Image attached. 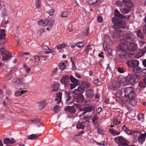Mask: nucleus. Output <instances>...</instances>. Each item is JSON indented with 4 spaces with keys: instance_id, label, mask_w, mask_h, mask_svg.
Listing matches in <instances>:
<instances>
[{
    "instance_id": "nucleus-1",
    "label": "nucleus",
    "mask_w": 146,
    "mask_h": 146,
    "mask_svg": "<svg viewBox=\"0 0 146 146\" xmlns=\"http://www.w3.org/2000/svg\"><path fill=\"white\" fill-rule=\"evenodd\" d=\"M114 16L115 17H113L111 20L112 23L114 24L113 28L114 29H117L114 31L112 34V36L114 38L117 39L123 36L125 34L124 32L120 28H123L126 27V22L121 19H125L126 17L120 14L117 9L115 10Z\"/></svg>"
},
{
    "instance_id": "nucleus-2",
    "label": "nucleus",
    "mask_w": 146,
    "mask_h": 146,
    "mask_svg": "<svg viewBox=\"0 0 146 146\" xmlns=\"http://www.w3.org/2000/svg\"><path fill=\"white\" fill-rule=\"evenodd\" d=\"M114 16L115 17H113L111 20L112 23L114 24L113 28L114 29H117L114 31L112 34V36L114 38L117 39L123 36L125 34L124 32L120 28H123L126 27V22L121 19H125L126 17L120 14L117 9L115 10Z\"/></svg>"
},
{
    "instance_id": "nucleus-3",
    "label": "nucleus",
    "mask_w": 146,
    "mask_h": 146,
    "mask_svg": "<svg viewBox=\"0 0 146 146\" xmlns=\"http://www.w3.org/2000/svg\"><path fill=\"white\" fill-rule=\"evenodd\" d=\"M104 42L103 46L105 51L108 50L110 48V46L112 44V41L110 39V36L107 34L104 35Z\"/></svg>"
},
{
    "instance_id": "nucleus-4",
    "label": "nucleus",
    "mask_w": 146,
    "mask_h": 146,
    "mask_svg": "<svg viewBox=\"0 0 146 146\" xmlns=\"http://www.w3.org/2000/svg\"><path fill=\"white\" fill-rule=\"evenodd\" d=\"M75 106L77 108L79 109V110L83 112L82 113L83 115L85 114L88 112H90L92 111V110L94 111V108L92 105L87 106L84 107H81L80 104H76Z\"/></svg>"
},
{
    "instance_id": "nucleus-5",
    "label": "nucleus",
    "mask_w": 146,
    "mask_h": 146,
    "mask_svg": "<svg viewBox=\"0 0 146 146\" xmlns=\"http://www.w3.org/2000/svg\"><path fill=\"white\" fill-rule=\"evenodd\" d=\"M123 90L126 98H135V94L132 87L126 88Z\"/></svg>"
},
{
    "instance_id": "nucleus-6",
    "label": "nucleus",
    "mask_w": 146,
    "mask_h": 146,
    "mask_svg": "<svg viewBox=\"0 0 146 146\" xmlns=\"http://www.w3.org/2000/svg\"><path fill=\"white\" fill-rule=\"evenodd\" d=\"M38 24L42 26L43 27H45L48 25V27H51L54 24V20H52L50 22L48 19H46L43 21L42 19H40L38 22Z\"/></svg>"
},
{
    "instance_id": "nucleus-7",
    "label": "nucleus",
    "mask_w": 146,
    "mask_h": 146,
    "mask_svg": "<svg viewBox=\"0 0 146 146\" xmlns=\"http://www.w3.org/2000/svg\"><path fill=\"white\" fill-rule=\"evenodd\" d=\"M140 76L136 74H131L128 79L129 83L131 84H134L138 81Z\"/></svg>"
},
{
    "instance_id": "nucleus-8",
    "label": "nucleus",
    "mask_w": 146,
    "mask_h": 146,
    "mask_svg": "<svg viewBox=\"0 0 146 146\" xmlns=\"http://www.w3.org/2000/svg\"><path fill=\"white\" fill-rule=\"evenodd\" d=\"M1 52L3 55V60L4 61L9 60L11 57L12 55L8 51H4L3 48L0 49Z\"/></svg>"
},
{
    "instance_id": "nucleus-9",
    "label": "nucleus",
    "mask_w": 146,
    "mask_h": 146,
    "mask_svg": "<svg viewBox=\"0 0 146 146\" xmlns=\"http://www.w3.org/2000/svg\"><path fill=\"white\" fill-rule=\"evenodd\" d=\"M123 82V79L119 78L117 82L113 84L112 89L114 91L118 90L121 88Z\"/></svg>"
},
{
    "instance_id": "nucleus-10",
    "label": "nucleus",
    "mask_w": 146,
    "mask_h": 146,
    "mask_svg": "<svg viewBox=\"0 0 146 146\" xmlns=\"http://www.w3.org/2000/svg\"><path fill=\"white\" fill-rule=\"evenodd\" d=\"M118 146H128V142L121 137H117Z\"/></svg>"
},
{
    "instance_id": "nucleus-11",
    "label": "nucleus",
    "mask_w": 146,
    "mask_h": 146,
    "mask_svg": "<svg viewBox=\"0 0 146 146\" xmlns=\"http://www.w3.org/2000/svg\"><path fill=\"white\" fill-rule=\"evenodd\" d=\"M128 44L126 43L120 44L117 48V50L123 51H129Z\"/></svg>"
},
{
    "instance_id": "nucleus-12",
    "label": "nucleus",
    "mask_w": 146,
    "mask_h": 146,
    "mask_svg": "<svg viewBox=\"0 0 146 146\" xmlns=\"http://www.w3.org/2000/svg\"><path fill=\"white\" fill-rule=\"evenodd\" d=\"M123 40L125 42L129 44L134 42V38L131 34H128L124 36Z\"/></svg>"
},
{
    "instance_id": "nucleus-13",
    "label": "nucleus",
    "mask_w": 146,
    "mask_h": 146,
    "mask_svg": "<svg viewBox=\"0 0 146 146\" xmlns=\"http://www.w3.org/2000/svg\"><path fill=\"white\" fill-rule=\"evenodd\" d=\"M126 63L129 67L134 68L138 65L139 62L137 60H132L130 61H127Z\"/></svg>"
},
{
    "instance_id": "nucleus-14",
    "label": "nucleus",
    "mask_w": 146,
    "mask_h": 146,
    "mask_svg": "<svg viewBox=\"0 0 146 146\" xmlns=\"http://www.w3.org/2000/svg\"><path fill=\"white\" fill-rule=\"evenodd\" d=\"M119 51V52L118 54L119 56L122 59L126 58L129 57H130L131 56L133 55L132 53H131L129 52H125V51Z\"/></svg>"
},
{
    "instance_id": "nucleus-15",
    "label": "nucleus",
    "mask_w": 146,
    "mask_h": 146,
    "mask_svg": "<svg viewBox=\"0 0 146 146\" xmlns=\"http://www.w3.org/2000/svg\"><path fill=\"white\" fill-rule=\"evenodd\" d=\"M60 82L62 84H64L65 87L67 86L70 82L69 77L68 76H62L60 80Z\"/></svg>"
},
{
    "instance_id": "nucleus-16",
    "label": "nucleus",
    "mask_w": 146,
    "mask_h": 146,
    "mask_svg": "<svg viewBox=\"0 0 146 146\" xmlns=\"http://www.w3.org/2000/svg\"><path fill=\"white\" fill-rule=\"evenodd\" d=\"M84 89L82 87L80 86L77 89H74L73 92V93L76 95H82L84 92Z\"/></svg>"
},
{
    "instance_id": "nucleus-17",
    "label": "nucleus",
    "mask_w": 146,
    "mask_h": 146,
    "mask_svg": "<svg viewBox=\"0 0 146 146\" xmlns=\"http://www.w3.org/2000/svg\"><path fill=\"white\" fill-rule=\"evenodd\" d=\"M121 12L123 14L127 13L131 10V8L127 6L121 7L120 9Z\"/></svg>"
},
{
    "instance_id": "nucleus-18",
    "label": "nucleus",
    "mask_w": 146,
    "mask_h": 146,
    "mask_svg": "<svg viewBox=\"0 0 146 146\" xmlns=\"http://www.w3.org/2000/svg\"><path fill=\"white\" fill-rule=\"evenodd\" d=\"M74 98L75 102L78 103H82L84 100V98L82 95H78Z\"/></svg>"
},
{
    "instance_id": "nucleus-19",
    "label": "nucleus",
    "mask_w": 146,
    "mask_h": 146,
    "mask_svg": "<svg viewBox=\"0 0 146 146\" xmlns=\"http://www.w3.org/2000/svg\"><path fill=\"white\" fill-rule=\"evenodd\" d=\"M129 51L133 52L136 50L137 48V44L134 42L128 44Z\"/></svg>"
},
{
    "instance_id": "nucleus-20",
    "label": "nucleus",
    "mask_w": 146,
    "mask_h": 146,
    "mask_svg": "<svg viewBox=\"0 0 146 146\" xmlns=\"http://www.w3.org/2000/svg\"><path fill=\"white\" fill-rule=\"evenodd\" d=\"M146 137V133L141 134L138 137L137 141L138 142L141 144H142L143 142H144L145 140V138Z\"/></svg>"
},
{
    "instance_id": "nucleus-21",
    "label": "nucleus",
    "mask_w": 146,
    "mask_h": 146,
    "mask_svg": "<svg viewBox=\"0 0 146 146\" xmlns=\"http://www.w3.org/2000/svg\"><path fill=\"white\" fill-rule=\"evenodd\" d=\"M146 52V46L144 47L143 49L139 51L138 54L135 56L136 58H139L142 56Z\"/></svg>"
},
{
    "instance_id": "nucleus-22",
    "label": "nucleus",
    "mask_w": 146,
    "mask_h": 146,
    "mask_svg": "<svg viewBox=\"0 0 146 146\" xmlns=\"http://www.w3.org/2000/svg\"><path fill=\"white\" fill-rule=\"evenodd\" d=\"M92 47L91 45H88L86 47L84 51L87 54L90 53V55L92 54L91 53H94V50H92Z\"/></svg>"
},
{
    "instance_id": "nucleus-23",
    "label": "nucleus",
    "mask_w": 146,
    "mask_h": 146,
    "mask_svg": "<svg viewBox=\"0 0 146 146\" xmlns=\"http://www.w3.org/2000/svg\"><path fill=\"white\" fill-rule=\"evenodd\" d=\"M110 133L112 134L113 136L118 135L119 134L120 132L119 130H116L113 128H110L109 129Z\"/></svg>"
},
{
    "instance_id": "nucleus-24",
    "label": "nucleus",
    "mask_w": 146,
    "mask_h": 146,
    "mask_svg": "<svg viewBox=\"0 0 146 146\" xmlns=\"http://www.w3.org/2000/svg\"><path fill=\"white\" fill-rule=\"evenodd\" d=\"M93 91L92 90H89L86 92L85 96L88 98H91L93 96Z\"/></svg>"
},
{
    "instance_id": "nucleus-25",
    "label": "nucleus",
    "mask_w": 146,
    "mask_h": 146,
    "mask_svg": "<svg viewBox=\"0 0 146 146\" xmlns=\"http://www.w3.org/2000/svg\"><path fill=\"white\" fill-rule=\"evenodd\" d=\"M15 142L14 139L13 138H11L10 140L9 138H7L4 139L3 141V143L6 145L9 144H13Z\"/></svg>"
},
{
    "instance_id": "nucleus-26",
    "label": "nucleus",
    "mask_w": 146,
    "mask_h": 146,
    "mask_svg": "<svg viewBox=\"0 0 146 146\" xmlns=\"http://www.w3.org/2000/svg\"><path fill=\"white\" fill-rule=\"evenodd\" d=\"M65 111H68L69 112L74 113L76 111V109L73 106H68L64 108Z\"/></svg>"
},
{
    "instance_id": "nucleus-27",
    "label": "nucleus",
    "mask_w": 146,
    "mask_h": 146,
    "mask_svg": "<svg viewBox=\"0 0 146 146\" xmlns=\"http://www.w3.org/2000/svg\"><path fill=\"white\" fill-rule=\"evenodd\" d=\"M126 6L131 8L133 6L132 2L131 0H122Z\"/></svg>"
},
{
    "instance_id": "nucleus-28",
    "label": "nucleus",
    "mask_w": 146,
    "mask_h": 146,
    "mask_svg": "<svg viewBox=\"0 0 146 146\" xmlns=\"http://www.w3.org/2000/svg\"><path fill=\"white\" fill-rule=\"evenodd\" d=\"M40 135V134H32L27 136V138L28 139L33 140L38 138Z\"/></svg>"
},
{
    "instance_id": "nucleus-29",
    "label": "nucleus",
    "mask_w": 146,
    "mask_h": 146,
    "mask_svg": "<svg viewBox=\"0 0 146 146\" xmlns=\"http://www.w3.org/2000/svg\"><path fill=\"white\" fill-rule=\"evenodd\" d=\"M62 94L60 92L56 94L57 98L55 100V101L56 102L57 104H59L61 102L62 99Z\"/></svg>"
},
{
    "instance_id": "nucleus-30",
    "label": "nucleus",
    "mask_w": 146,
    "mask_h": 146,
    "mask_svg": "<svg viewBox=\"0 0 146 146\" xmlns=\"http://www.w3.org/2000/svg\"><path fill=\"white\" fill-rule=\"evenodd\" d=\"M6 34L5 33V30L1 29L0 31V40L4 39L5 38Z\"/></svg>"
},
{
    "instance_id": "nucleus-31",
    "label": "nucleus",
    "mask_w": 146,
    "mask_h": 146,
    "mask_svg": "<svg viewBox=\"0 0 146 146\" xmlns=\"http://www.w3.org/2000/svg\"><path fill=\"white\" fill-rule=\"evenodd\" d=\"M85 123L84 122L78 123L77 125L76 128L80 129H83L85 128Z\"/></svg>"
},
{
    "instance_id": "nucleus-32",
    "label": "nucleus",
    "mask_w": 146,
    "mask_h": 146,
    "mask_svg": "<svg viewBox=\"0 0 146 146\" xmlns=\"http://www.w3.org/2000/svg\"><path fill=\"white\" fill-rule=\"evenodd\" d=\"M70 79L71 82L76 84H78V80L74 77L72 75L70 76Z\"/></svg>"
},
{
    "instance_id": "nucleus-33",
    "label": "nucleus",
    "mask_w": 146,
    "mask_h": 146,
    "mask_svg": "<svg viewBox=\"0 0 146 146\" xmlns=\"http://www.w3.org/2000/svg\"><path fill=\"white\" fill-rule=\"evenodd\" d=\"M142 70V68L139 67H135L133 69V72L134 73L140 72Z\"/></svg>"
},
{
    "instance_id": "nucleus-34",
    "label": "nucleus",
    "mask_w": 146,
    "mask_h": 146,
    "mask_svg": "<svg viewBox=\"0 0 146 146\" xmlns=\"http://www.w3.org/2000/svg\"><path fill=\"white\" fill-rule=\"evenodd\" d=\"M74 101L73 98L70 96H68L67 99L66 101V103L67 105H69L72 103Z\"/></svg>"
},
{
    "instance_id": "nucleus-35",
    "label": "nucleus",
    "mask_w": 146,
    "mask_h": 146,
    "mask_svg": "<svg viewBox=\"0 0 146 146\" xmlns=\"http://www.w3.org/2000/svg\"><path fill=\"white\" fill-rule=\"evenodd\" d=\"M135 98H128L129 99L130 104L132 106H135L136 104V102L134 99Z\"/></svg>"
},
{
    "instance_id": "nucleus-36",
    "label": "nucleus",
    "mask_w": 146,
    "mask_h": 146,
    "mask_svg": "<svg viewBox=\"0 0 146 146\" xmlns=\"http://www.w3.org/2000/svg\"><path fill=\"white\" fill-rule=\"evenodd\" d=\"M89 86L90 85L88 82H82L81 86L84 89L85 88L89 87Z\"/></svg>"
},
{
    "instance_id": "nucleus-37",
    "label": "nucleus",
    "mask_w": 146,
    "mask_h": 146,
    "mask_svg": "<svg viewBox=\"0 0 146 146\" xmlns=\"http://www.w3.org/2000/svg\"><path fill=\"white\" fill-rule=\"evenodd\" d=\"M59 84H57L54 85L53 89L52 90V92H55L59 89Z\"/></svg>"
},
{
    "instance_id": "nucleus-38",
    "label": "nucleus",
    "mask_w": 146,
    "mask_h": 146,
    "mask_svg": "<svg viewBox=\"0 0 146 146\" xmlns=\"http://www.w3.org/2000/svg\"><path fill=\"white\" fill-rule=\"evenodd\" d=\"M137 36L140 38L141 39L144 38V36L141 33V31L140 30H138L137 31Z\"/></svg>"
},
{
    "instance_id": "nucleus-39",
    "label": "nucleus",
    "mask_w": 146,
    "mask_h": 146,
    "mask_svg": "<svg viewBox=\"0 0 146 146\" xmlns=\"http://www.w3.org/2000/svg\"><path fill=\"white\" fill-rule=\"evenodd\" d=\"M38 104V107L40 110L42 109L45 106V102H37Z\"/></svg>"
},
{
    "instance_id": "nucleus-40",
    "label": "nucleus",
    "mask_w": 146,
    "mask_h": 146,
    "mask_svg": "<svg viewBox=\"0 0 146 146\" xmlns=\"http://www.w3.org/2000/svg\"><path fill=\"white\" fill-rule=\"evenodd\" d=\"M66 67L63 63H60L59 64V68L61 70H63L65 69Z\"/></svg>"
},
{
    "instance_id": "nucleus-41",
    "label": "nucleus",
    "mask_w": 146,
    "mask_h": 146,
    "mask_svg": "<svg viewBox=\"0 0 146 146\" xmlns=\"http://www.w3.org/2000/svg\"><path fill=\"white\" fill-rule=\"evenodd\" d=\"M24 93H25V92L23 91H17L15 93V96L18 97L21 96Z\"/></svg>"
},
{
    "instance_id": "nucleus-42",
    "label": "nucleus",
    "mask_w": 146,
    "mask_h": 146,
    "mask_svg": "<svg viewBox=\"0 0 146 146\" xmlns=\"http://www.w3.org/2000/svg\"><path fill=\"white\" fill-rule=\"evenodd\" d=\"M102 101L105 103L108 104L109 103V99L107 98L106 96H103L102 97Z\"/></svg>"
},
{
    "instance_id": "nucleus-43",
    "label": "nucleus",
    "mask_w": 146,
    "mask_h": 146,
    "mask_svg": "<svg viewBox=\"0 0 146 146\" xmlns=\"http://www.w3.org/2000/svg\"><path fill=\"white\" fill-rule=\"evenodd\" d=\"M69 15V14L68 11H64L60 15V17H67Z\"/></svg>"
},
{
    "instance_id": "nucleus-44",
    "label": "nucleus",
    "mask_w": 146,
    "mask_h": 146,
    "mask_svg": "<svg viewBox=\"0 0 146 146\" xmlns=\"http://www.w3.org/2000/svg\"><path fill=\"white\" fill-rule=\"evenodd\" d=\"M66 46V45L65 44H62L58 45L56 46V48L58 49H61L64 48Z\"/></svg>"
},
{
    "instance_id": "nucleus-45",
    "label": "nucleus",
    "mask_w": 146,
    "mask_h": 146,
    "mask_svg": "<svg viewBox=\"0 0 146 146\" xmlns=\"http://www.w3.org/2000/svg\"><path fill=\"white\" fill-rule=\"evenodd\" d=\"M10 103V101L9 99V98L8 97H6L5 99H4L3 101V104L6 106L7 104H8Z\"/></svg>"
},
{
    "instance_id": "nucleus-46",
    "label": "nucleus",
    "mask_w": 146,
    "mask_h": 146,
    "mask_svg": "<svg viewBox=\"0 0 146 146\" xmlns=\"http://www.w3.org/2000/svg\"><path fill=\"white\" fill-rule=\"evenodd\" d=\"M98 0H88V2L90 5H92L96 4Z\"/></svg>"
},
{
    "instance_id": "nucleus-47",
    "label": "nucleus",
    "mask_w": 146,
    "mask_h": 146,
    "mask_svg": "<svg viewBox=\"0 0 146 146\" xmlns=\"http://www.w3.org/2000/svg\"><path fill=\"white\" fill-rule=\"evenodd\" d=\"M140 74L142 76H146V68L142 69V70L140 72Z\"/></svg>"
},
{
    "instance_id": "nucleus-48",
    "label": "nucleus",
    "mask_w": 146,
    "mask_h": 146,
    "mask_svg": "<svg viewBox=\"0 0 146 146\" xmlns=\"http://www.w3.org/2000/svg\"><path fill=\"white\" fill-rule=\"evenodd\" d=\"M84 42L78 43L76 44V46L79 48H80L84 46Z\"/></svg>"
},
{
    "instance_id": "nucleus-49",
    "label": "nucleus",
    "mask_w": 146,
    "mask_h": 146,
    "mask_svg": "<svg viewBox=\"0 0 146 146\" xmlns=\"http://www.w3.org/2000/svg\"><path fill=\"white\" fill-rule=\"evenodd\" d=\"M40 0H37L36 2V5L37 8H39L40 7Z\"/></svg>"
},
{
    "instance_id": "nucleus-50",
    "label": "nucleus",
    "mask_w": 146,
    "mask_h": 146,
    "mask_svg": "<svg viewBox=\"0 0 146 146\" xmlns=\"http://www.w3.org/2000/svg\"><path fill=\"white\" fill-rule=\"evenodd\" d=\"M22 78H15L13 80V82L15 83H19L20 82H22L21 80H22Z\"/></svg>"
},
{
    "instance_id": "nucleus-51",
    "label": "nucleus",
    "mask_w": 146,
    "mask_h": 146,
    "mask_svg": "<svg viewBox=\"0 0 146 146\" xmlns=\"http://www.w3.org/2000/svg\"><path fill=\"white\" fill-rule=\"evenodd\" d=\"M60 107L58 106H55L54 107V109L56 113L59 112L60 110Z\"/></svg>"
},
{
    "instance_id": "nucleus-52",
    "label": "nucleus",
    "mask_w": 146,
    "mask_h": 146,
    "mask_svg": "<svg viewBox=\"0 0 146 146\" xmlns=\"http://www.w3.org/2000/svg\"><path fill=\"white\" fill-rule=\"evenodd\" d=\"M54 10L53 9H51L47 12V13H48L50 15L52 16L54 14Z\"/></svg>"
},
{
    "instance_id": "nucleus-53",
    "label": "nucleus",
    "mask_w": 146,
    "mask_h": 146,
    "mask_svg": "<svg viewBox=\"0 0 146 146\" xmlns=\"http://www.w3.org/2000/svg\"><path fill=\"white\" fill-rule=\"evenodd\" d=\"M141 131H135L133 132V133L132 134V135H134V136H137V133H139V134H141Z\"/></svg>"
},
{
    "instance_id": "nucleus-54",
    "label": "nucleus",
    "mask_w": 146,
    "mask_h": 146,
    "mask_svg": "<svg viewBox=\"0 0 146 146\" xmlns=\"http://www.w3.org/2000/svg\"><path fill=\"white\" fill-rule=\"evenodd\" d=\"M89 28L88 27L86 29V31L85 32H84L83 35L85 36H87L89 34Z\"/></svg>"
},
{
    "instance_id": "nucleus-55",
    "label": "nucleus",
    "mask_w": 146,
    "mask_h": 146,
    "mask_svg": "<svg viewBox=\"0 0 146 146\" xmlns=\"http://www.w3.org/2000/svg\"><path fill=\"white\" fill-rule=\"evenodd\" d=\"M78 84H75V83H73V84H70V90L73 89Z\"/></svg>"
},
{
    "instance_id": "nucleus-56",
    "label": "nucleus",
    "mask_w": 146,
    "mask_h": 146,
    "mask_svg": "<svg viewBox=\"0 0 146 146\" xmlns=\"http://www.w3.org/2000/svg\"><path fill=\"white\" fill-rule=\"evenodd\" d=\"M98 119V117L97 116L95 115L94 116L92 119V122L93 123H95V122Z\"/></svg>"
},
{
    "instance_id": "nucleus-57",
    "label": "nucleus",
    "mask_w": 146,
    "mask_h": 146,
    "mask_svg": "<svg viewBox=\"0 0 146 146\" xmlns=\"http://www.w3.org/2000/svg\"><path fill=\"white\" fill-rule=\"evenodd\" d=\"M118 71L120 73H122L124 72V70L123 68H118Z\"/></svg>"
},
{
    "instance_id": "nucleus-58",
    "label": "nucleus",
    "mask_w": 146,
    "mask_h": 146,
    "mask_svg": "<svg viewBox=\"0 0 146 146\" xmlns=\"http://www.w3.org/2000/svg\"><path fill=\"white\" fill-rule=\"evenodd\" d=\"M44 31V29L41 28L38 30V34H40L43 33Z\"/></svg>"
},
{
    "instance_id": "nucleus-59",
    "label": "nucleus",
    "mask_w": 146,
    "mask_h": 146,
    "mask_svg": "<svg viewBox=\"0 0 146 146\" xmlns=\"http://www.w3.org/2000/svg\"><path fill=\"white\" fill-rule=\"evenodd\" d=\"M116 4L118 6H121V7H122V5L123 3L121 1H117L116 2Z\"/></svg>"
},
{
    "instance_id": "nucleus-60",
    "label": "nucleus",
    "mask_w": 146,
    "mask_h": 146,
    "mask_svg": "<svg viewBox=\"0 0 146 146\" xmlns=\"http://www.w3.org/2000/svg\"><path fill=\"white\" fill-rule=\"evenodd\" d=\"M42 48L43 50H49V47L46 45H43L42 47Z\"/></svg>"
},
{
    "instance_id": "nucleus-61",
    "label": "nucleus",
    "mask_w": 146,
    "mask_h": 146,
    "mask_svg": "<svg viewBox=\"0 0 146 146\" xmlns=\"http://www.w3.org/2000/svg\"><path fill=\"white\" fill-rule=\"evenodd\" d=\"M125 132L128 135H132L133 133V132L131 131L129 129H128Z\"/></svg>"
},
{
    "instance_id": "nucleus-62",
    "label": "nucleus",
    "mask_w": 146,
    "mask_h": 146,
    "mask_svg": "<svg viewBox=\"0 0 146 146\" xmlns=\"http://www.w3.org/2000/svg\"><path fill=\"white\" fill-rule=\"evenodd\" d=\"M49 50V52H50V53H52L55 51V49L54 48H52L51 49H50L49 48V50Z\"/></svg>"
},
{
    "instance_id": "nucleus-63",
    "label": "nucleus",
    "mask_w": 146,
    "mask_h": 146,
    "mask_svg": "<svg viewBox=\"0 0 146 146\" xmlns=\"http://www.w3.org/2000/svg\"><path fill=\"white\" fill-rule=\"evenodd\" d=\"M2 13L3 15V16H6L7 15L5 9L2 10Z\"/></svg>"
},
{
    "instance_id": "nucleus-64",
    "label": "nucleus",
    "mask_w": 146,
    "mask_h": 146,
    "mask_svg": "<svg viewBox=\"0 0 146 146\" xmlns=\"http://www.w3.org/2000/svg\"><path fill=\"white\" fill-rule=\"evenodd\" d=\"M107 145V143L106 141H102L101 142V145L106 146Z\"/></svg>"
}]
</instances>
